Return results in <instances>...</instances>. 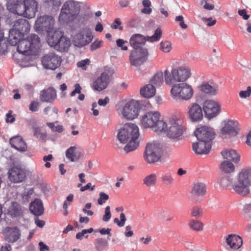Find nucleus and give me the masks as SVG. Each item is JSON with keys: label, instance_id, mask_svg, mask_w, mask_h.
<instances>
[{"label": "nucleus", "instance_id": "40", "mask_svg": "<svg viewBox=\"0 0 251 251\" xmlns=\"http://www.w3.org/2000/svg\"><path fill=\"white\" fill-rule=\"evenodd\" d=\"M160 179L162 183L167 186L171 185L175 181L173 174L171 171L163 172L160 177Z\"/></svg>", "mask_w": 251, "mask_h": 251}, {"label": "nucleus", "instance_id": "44", "mask_svg": "<svg viewBox=\"0 0 251 251\" xmlns=\"http://www.w3.org/2000/svg\"><path fill=\"white\" fill-rule=\"evenodd\" d=\"M172 49V45L171 42L168 41H162L160 44V49L165 53H168Z\"/></svg>", "mask_w": 251, "mask_h": 251}, {"label": "nucleus", "instance_id": "42", "mask_svg": "<svg viewBox=\"0 0 251 251\" xmlns=\"http://www.w3.org/2000/svg\"><path fill=\"white\" fill-rule=\"evenodd\" d=\"M143 184L147 187H152L157 182V176L155 174H151L146 176L143 180Z\"/></svg>", "mask_w": 251, "mask_h": 251}, {"label": "nucleus", "instance_id": "1", "mask_svg": "<svg viewBox=\"0 0 251 251\" xmlns=\"http://www.w3.org/2000/svg\"><path fill=\"white\" fill-rule=\"evenodd\" d=\"M139 136L138 126L132 123L124 124L118 130L117 138L123 144L128 142L124 148L126 152L135 150L139 145L138 139Z\"/></svg>", "mask_w": 251, "mask_h": 251}, {"label": "nucleus", "instance_id": "62", "mask_svg": "<svg viewBox=\"0 0 251 251\" xmlns=\"http://www.w3.org/2000/svg\"><path fill=\"white\" fill-rule=\"evenodd\" d=\"M33 193V189L32 188H30L29 189L27 192H25L23 196V199L24 200L28 201V199L31 197V196Z\"/></svg>", "mask_w": 251, "mask_h": 251}, {"label": "nucleus", "instance_id": "17", "mask_svg": "<svg viewBox=\"0 0 251 251\" xmlns=\"http://www.w3.org/2000/svg\"><path fill=\"white\" fill-rule=\"evenodd\" d=\"M205 116L208 119L216 117L221 112V106L217 101L208 100L205 101L203 107Z\"/></svg>", "mask_w": 251, "mask_h": 251}, {"label": "nucleus", "instance_id": "13", "mask_svg": "<svg viewBox=\"0 0 251 251\" xmlns=\"http://www.w3.org/2000/svg\"><path fill=\"white\" fill-rule=\"evenodd\" d=\"M167 124V126L163 132L166 133L168 137L170 139H177L182 135L183 127L181 125L180 121L172 118Z\"/></svg>", "mask_w": 251, "mask_h": 251}, {"label": "nucleus", "instance_id": "59", "mask_svg": "<svg viewBox=\"0 0 251 251\" xmlns=\"http://www.w3.org/2000/svg\"><path fill=\"white\" fill-rule=\"evenodd\" d=\"M101 41H96L94 42L91 45V50H94L100 48L101 46Z\"/></svg>", "mask_w": 251, "mask_h": 251}, {"label": "nucleus", "instance_id": "29", "mask_svg": "<svg viewBox=\"0 0 251 251\" xmlns=\"http://www.w3.org/2000/svg\"><path fill=\"white\" fill-rule=\"evenodd\" d=\"M191 193L193 197L199 200L200 198L203 197L206 193L205 185L202 182H197L193 186Z\"/></svg>", "mask_w": 251, "mask_h": 251}, {"label": "nucleus", "instance_id": "11", "mask_svg": "<svg viewBox=\"0 0 251 251\" xmlns=\"http://www.w3.org/2000/svg\"><path fill=\"white\" fill-rule=\"evenodd\" d=\"M140 110V105L139 102L131 100L126 103L123 108L118 109V113L125 119L132 120L137 118Z\"/></svg>", "mask_w": 251, "mask_h": 251}, {"label": "nucleus", "instance_id": "35", "mask_svg": "<svg viewBox=\"0 0 251 251\" xmlns=\"http://www.w3.org/2000/svg\"><path fill=\"white\" fill-rule=\"evenodd\" d=\"M78 147L76 145L71 146L65 152L66 158L71 162H75L80 157V153L76 151Z\"/></svg>", "mask_w": 251, "mask_h": 251}, {"label": "nucleus", "instance_id": "56", "mask_svg": "<svg viewBox=\"0 0 251 251\" xmlns=\"http://www.w3.org/2000/svg\"><path fill=\"white\" fill-rule=\"evenodd\" d=\"M90 62V61L88 59L82 60L77 63V66L79 68H81L83 70H86V65H88Z\"/></svg>", "mask_w": 251, "mask_h": 251}, {"label": "nucleus", "instance_id": "36", "mask_svg": "<svg viewBox=\"0 0 251 251\" xmlns=\"http://www.w3.org/2000/svg\"><path fill=\"white\" fill-rule=\"evenodd\" d=\"M156 92L154 86L151 84H148L142 88L140 90V94L142 96L146 98L152 97Z\"/></svg>", "mask_w": 251, "mask_h": 251}, {"label": "nucleus", "instance_id": "43", "mask_svg": "<svg viewBox=\"0 0 251 251\" xmlns=\"http://www.w3.org/2000/svg\"><path fill=\"white\" fill-rule=\"evenodd\" d=\"M221 169L225 173H231L234 171L235 166L231 162L225 160L222 162Z\"/></svg>", "mask_w": 251, "mask_h": 251}, {"label": "nucleus", "instance_id": "3", "mask_svg": "<svg viewBox=\"0 0 251 251\" xmlns=\"http://www.w3.org/2000/svg\"><path fill=\"white\" fill-rule=\"evenodd\" d=\"M251 186V169H243L237 175L232 185L233 190L241 197L250 193Z\"/></svg>", "mask_w": 251, "mask_h": 251}, {"label": "nucleus", "instance_id": "10", "mask_svg": "<svg viewBox=\"0 0 251 251\" xmlns=\"http://www.w3.org/2000/svg\"><path fill=\"white\" fill-rule=\"evenodd\" d=\"M47 42L50 46L60 51L68 50L71 44L69 39L58 31H54L53 34L47 38Z\"/></svg>", "mask_w": 251, "mask_h": 251}, {"label": "nucleus", "instance_id": "45", "mask_svg": "<svg viewBox=\"0 0 251 251\" xmlns=\"http://www.w3.org/2000/svg\"><path fill=\"white\" fill-rule=\"evenodd\" d=\"M143 5L144 8L141 10L142 13L146 14H150L152 11L151 6V2L150 0H143L142 1Z\"/></svg>", "mask_w": 251, "mask_h": 251}, {"label": "nucleus", "instance_id": "32", "mask_svg": "<svg viewBox=\"0 0 251 251\" xmlns=\"http://www.w3.org/2000/svg\"><path fill=\"white\" fill-rule=\"evenodd\" d=\"M11 146L21 151H25L27 149V146L23 138L19 136H15L10 140Z\"/></svg>", "mask_w": 251, "mask_h": 251}, {"label": "nucleus", "instance_id": "34", "mask_svg": "<svg viewBox=\"0 0 251 251\" xmlns=\"http://www.w3.org/2000/svg\"><path fill=\"white\" fill-rule=\"evenodd\" d=\"M198 88L202 93L212 96L216 95L218 89L217 86L211 85L207 82H203L198 86Z\"/></svg>", "mask_w": 251, "mask_h": 251}, {"label": "nucleus", "instance_id": "22", "mask_svg": "<svg viewBox=\"0 0 251 251\" xmlns=\"http://www.w3.org/2000/svg\"><path fill=\"white\" fill-rule=\"evenodd\" d=\"M42 62L46 68L55 70L60 65L61 58L59 56L53 53H50L43 58Z\"/></svg>", "mask_w": 251, "mask_h": 251}, {"label": "nucleus", "instance_id": "58", "mask_svg": "<svg viewBox=\"0 0 251 251\" xmlns=\"http://www.w3.org/2000/svg\"><path fill=\"white\" fill-rule=\"evenodd\" d=\"M75 89L73 90L70 95L71 97H74L75 95L76 94H80L81 91V87L80 85L78 83L75 84Z\"/></svg>", "mask_w": 251, "mask_h": 251}, {"label": "nucleus", "instance_id": "16", "mask_svg": "<svg viewBox=\"0 0 251 251\" xmlns=\"http://www.w3.org/2000/svg\"><path fill=\"white\" fill-rule=\"evenodd\" d=\"M113 74V70L109 68H105L104 71L93 82V88L98 91L106 89L110 82V77Z\"/></svg>", "mask_w": 251, "mask_h": 251}, {"label": "nucleus", "instance_id": "18", "mask_svg": "<svg viewBox=\"0 0 251 251\" xmlns=\"http://www.w3.org/2000/svg\"><path fill=\"white\" fill-rule=\"evenodd\" d=\"M93 37L89 28H86L76 34L73 38V43L78 47H83L91 42Z\"/></svg>", "mask_w": 251, "mask_h": 251}, {"label": "nucleus", "instance_id": "41", "mask_svg": "<svg viewBox=\"0 0 251 251\" xmlns=\"http://www.w3.org/2000/svg\"><path fill=\"white\" fill-rule=\"evenodd\" d=\"M188 225L192 230L195 231H201L203 229L204 224L199 220H191L189 222Z\"/></svg>", "mask_w": 251, "mask_h": 251}, {"label": "nucleus", "instance_id": "64", "mask_svg": "<svg viewBox=\"0 0 251 251\" xmlns=\"http://www.w3.org/2000/svg\"><path fill=\"white\" fill-rule=\"evenodd\" d=\"M109 102V99L106 97L104 99H100L98 103L100 106H105Z\"/></svg>", "mask_w": 251, "mask_h": 251}, {"label": "nucleus", "instance_id": "38", "mask_svg": "<svg viewBox=\"0 0 251 251\" xmlns=\"http://www.w3.org/2000/svg\"><path fill=\"white\" fill-rule=\"evenodd\" d=\"M94 246L97 251H104L107 249L108 242L103 238H97L95 240Z\"/></svg>", "mask_w": 251, "mask_h": 251}, {"label": "nucleus", "instance_id": "53", "mask_svg": "<svg viewBox=\"0 0 251 251\" xmlns=\"http://www.w3.org/2000/svg\"><path fill=\"white\" fill-rule=\"evenodd\" d=\"M127 43V42L126 41L121 39H118L116 40L117 47L121 48V50H128L127 47L125 45Z\"/></svg>", "mask_w": 251, "mask_h": 251}, {"label": "nucleus", "instance_id": "37", "mask_svg": "<svg viewBox=\"0 0 251 251\" xmlns=\"http://www.w3.org/2000/svg\"><path fill=\"white\" fill-rule=\"evenodd\" d=\"M163 82V73L162 71H158L151 79L150 83L154 86L155 88L161 86Z\"/></svg>", "mask_w": 251, "mask_h": 251}, {"label": "nucleus", "instance_id": "57", "mask_svg": "<svg viewBox=\"0 0 251 251\" xmlns=\"http://www.w3.org/2000/svg\"><path fill=\"white\" fill-rule=\"evenodd\" d=\"M39 105L40 103L39 102L37 101H33L30 103L29 109L32 112L37 111L38 109Z\"/></svg>", "mask_w": 251, "mask_h": 251}, {"label": "nucleus", "instance_id": "27", "mask_svg": "<svg viewBox=\"0 0 251 251\" xmlns=\"http://www.w3.org/2000/svg\"><path fill=\"white\" fill-rule=\"evenodd\" d=\"M24 0H9L7 3V9L10 12L22 16Z\"/></svg>", "mask_w": 251, "mask_h": 251}, {"label": "nucleus", "instance_id": "49", "mask_svg": "<svg viewBox=\"0 0 251 251\" xmlns=\"http://www.w3.org/2000/svg\"><path fill=\"white\" fill-rule=\"evenodd\" d=\"M242 212L245 216L251 217V201L244 205Z\"/></svg>", "mask_w": 251, "mask_h": 251}, {"label": "nucleus", "instance_id": "28", "mask_svg": "<svg viewBox=\"0 0 251 251\" xmlns=\"http://www.w3.org/2000/svg\"><path fill=\"white\" fill-rule=\"evenodd\" d=\"M211 145V144H207L202 141H198V142L193 143V150L197 154H207L210 151Z\"/></svg>", "mask_w": 251, "mask_h": 251}, {"label": "nucleus", "instance_id": "8", "mask_svg": "<svg viewBox=\"0 0 251 251\" xmlns=\"http://www.w3.org/2000/svg\"><path fill=\"white\" fill-rule=\"evenodd\" d=\"M55 20L50 15H43L38 16L34 24L35 30L39 33L46 32L48 34V37L53 34L54 31V25Z\"/></svg>", "mask_w": 251, "mask_h": 251}, {"label": "nucleus", "instance_id": "9", "mask_svg": "<svg viewBox=\"0 0 251 251\" xmlns=\"http://www.w3.org/2000/svg\"><path fill=\"white\" fill-rule=\"evenodd\" d=\"M171 94L176 100L186 101L192 98L194 90L190 84L182 82L174 84L171 88Z\"/></svg>", "mask_w": 251, "mask_h": 251}, {"label": "nucleus", "instance_id": "47", "mask_svg": "<svg viewBox=\"0 0 251 251\" xmlns=\"http://www.w3.org/2000/svg\"><path fill=\"white\" fill-rule=\"evenodd\" d=\"M61 3L60 0H46L45 1V4L47 6L52 7L53 8H58Z\"/></svg>", "mask_w": 251, "mask_h": 251}, {"label": "nucleus", "instance_id": "61", "mask_svg": "<svg viewBox=\"0 0 251 251\" xmlns=\"http://www.w3.org/2000/svg\"><path fill=\"white\" fill-rule=\"evenodd\" d=\"M12 111L11 110L8 111L6 114V121L7 123H13L15 121V118L12 115Z\"/></svg>", "mask_w": 251, "mask_h": 251}, {"label": "nucleus", "instance_id": "24", "mask_svg": "<svg viewBox=\"0 0 251 251\" xmlns=\"http://www.w3.org/2000/svg\"><path fill=\"white\" fill-rule=\"evenodd\" d=\"M238 123L232 120L225 121L224 126L221 130V134L223 136H234L238 133Z\"/></svg>", "mask_w": 251, "mask_h": 251}, {"label": "nucleus", "instance_id": "60", "mask_svg": "<svg viewBox=\"0 0 251 251\" xmlns=\"http://www.w3.org/2000/svg\"><path fill=\"white\" fill-rule=\"evenodd\" d=\"M121 24V22L119 18H117L114 21V23L111 25V27L113 29H119L120 30H123V28L122 26H119Z\"/></svg>", "mask_w": 251, "mask_h": 251}, {"label": "nucleus", "instance_id": "15", "mask_svg": "<svg viewBox=\"0 0 251 251\" xmlns=\"http://www.w3.org/2000/svg\"><path fill=\"white\" fill-rule=\"evenodd\" d=\"M160 157L159 144L156 142L148 143L146 147L145 160L149 163H152L159 161Z\"/></svg>", "mask_w": 251, "mask_h": 251}, {"label": "nucleus", "instance_id": "5", "mask_svg": "<svg viewBox=\"0 0 251 251\" xmlns=\"http://www.w3.org/2000/svg\"><path fill=\"white\" fill-rule=\"evenodd\" d=\"M30 29L28 21L25 19H20L16 21L9 30L8 41L12 46L16 45L18 40L27 34Z\"/></svg>", "mask_w": 251, "mask_h": 251}, {"label": "nucleus", "instance_id": "39", "mask_svg": "<svg viewBox=\"0 0 251 251\" xmlns=\"http://www.w3.org/2000/svg\"><path fill=\"white\" fill-rule=\"evenodd\" d=\"M8 213L12 217H16L20 216L22 213L20 205L16 202H12L8 209Z\"/></svg>", "mask_w": 251, "mask_h": 251}, {"label": "nucleus", "instance_id": "54", "mask_svg": "<svg viewBox=\"0 0 251 251\" xmlns=\"http://www.w3.org/2000/svg\"><path fill=\"white\" fill-rule=\"evenodd\" d=\"M251 95V87L248 86L246 90L241 91L239 96L241 98L245 99L249 97Z\"/></svg>", "mask_w": 251, "mask_h": 251}, {"label": "nucleus", "instance_id": "7", "mask_svg": "<svg viewBox=\"0 0 251 251\" xmlns=\"http://www.w3.org/2000/svg\"><path fill=\"white\" fill-rule=\"evenodd\" d=\"M40 38L35 34H30L26 39L18 40L17 51L25 55L34 54L39 47Z\"/></svg>", "mask_w": 251, "mask_h": 251}, {"label": "nucleus", "instance_id": "33", "mask_svg": "<svg viewBox=\"0 0 251 251\" xmlns=\"http://www.w3.org/2000/svg\"><path fill=\"white\" fill-rule=\"evenodd\" d=\"M29 209L31 212L35 216H40L44 212V207L42 201L38 199H35L30 203Z\"/></svg>", "mask_w": 251, "mask_h": 251}, {"label": "nucleus", "instance_id": "52", "mask_svg": "<svg viewBox=\"0 0 251 251\" xmlns=\"http://www.w3.org/2000/svg\"><path fill=\"white\" fill-rule=\"evenodd\" d=\"M111 217V213L110 212V207L109 206H107L105 208L104 214L102 217V220L104 222H108Z\"/></svg>", "mask_w": 251, "mask_h": 251}, {"label": "nucleus", "instance_id": "50", "mask_svg": "<svg viewBox=\"0 0 251 251\" xmlns=\"http://www.w3.org/2000/svg\"><path fill=\"white\" fill-rule=\"evenodd\" d=\"M33 135L37 138H40L43 140L46 136V134L41 132V129L38 127L33 128Z\"/></svg>", "mask_w": 251, "mask_h": 251}, {"label": "nucleus", "instance_id": "25", "mask_svg": "<svg viewBox=\"0 0 251 251\" xmlns=\"http://www.w3.org/2000/svg\"><path fill=\"white\" fill-rule=\"evenodd\" d=\"M188 113L190 119L193 122L201 121L203 118L202 109L196 103H193L189 106Z\"/></svg>", "mask_w": 251, "mask_h": 251}, {"label": "nucleus", "instance_id": "12", "mask_svg": "<svg viewBox=\"0 0 251 251\" xmlns=\"http://www.w3.org/2000/svg\"><path fill=\"white\" fill-rule=\"evenodd\" d=\"M161 34L162 31L159 28L155 30L153 35L148 36L147 39L140 34H135L131 37L129 43L134 49H139L141 48V46L145 45L147 40L151 42L159 41L161 37Z\"/></svg>", "mask_w": 251, "mask_h": 251}, {"label": "nucleus", "instance_id": "63", "mask_svg": "<svg viewBox=\"0 0 251 251\" xmlns=\"http://www.w3.org/2000/svg\"><path fill=\"white\" fill-rule=\"evenodd\" d=\"M95 188V185H92L91 183H87L85 186L81 187L80 190L83 192L86 190L90 189L91 191H93Z\"/></svg>", "mask_w": 251, "mask_h": 251}, {"label": "nucleus", "instance_id": "26", "mask_svg": "<svg viewBox=\"0 0 251 251\" xmlns=\"http://www.w3.org/2000/svg\"><path fill=\"white\" fill-rule=\"evenodd\" d=\"M226 244L232 250L239 249L243 244L242 238L236 234H229L224 238Z\"/></svg>", "mask_w": 251, "mask_h": 251}, {"label": "nucleus", "instance_id": "19", "mask_svg": "<svg viewBox=\"0 0 251 251\" xmlns=\"http://www.w3.org/2000/svg\"><path fill=\"white\" fill-rule=\"evenodd\" d=\"M198 141H202L212 144L211 141L214 138V132L213 129L210 127L203 126L197 128L195 132Z\"/></svg>", "mask_w": 251, "mask_h": 251}, {"label": "nucleus", "instance_id": "48", "mask_svg": "<svg viewBox=\"0 0 251 251\" xmlns=\"http://www.w3.org/2000/svg\"><path fill=\"white\" fill-rule=\"evenodd\" d=\"M120 221L118 218H115L114 220V222L119 226V227H123L125 225V222L126 221V218L125 216V215L124 213H122L120 214Z\"/></svg>", "mask_w": 251, "mask_h": 251}, {"label": "nucleus", "instance_id": "51", "mask_svg": "<svg viewBox=\"0 0 251 251\" xmlns=\"http://www.w3.org/2000/svg\"><path fill=\"white\" fill-rule=\"evenodd\" d=\"M109 199V196L104 192H100L99 198L98 199V203L100 205H102Z\"/></svg>", "mask_w": 251, "mask_h": 251}, {"label": "nucleus", "instance_id": "14", "mask_svg": "<svg viewBox=\"0 0 251 251\" xmlns=\"http://www.w3.org/2000/svg\"><path fill=\"white\" fill-rule=\"evenodd\" d=\"M149 55V52L146 48L133 49L129 55V61L131 66L139 67L145 62Z\"/></svg>", "mask_w": 251, "mask_h": 251}, {"label": "nucleus", "instance_id": "20", "mask_svg": "<svg viewBox=\"0 0 251 251\" xmlns=\"http://www.w3.org/2000/svg\"><path fill=\"white\" fill-rule=\"evenodd\" d=\"M7 174L9 181L15 183L23 182L26 177L25 171L20 166H13L8 170Z\"/></svg>", "mask_w": 251, "mask_h": 251}, {"label": "nucleus", "instance_id": "2", "mask_svg": "<svg viewBox=\"0 0 251 251\" xmlns=\"http://www.w3.org/2000/svg\"><path fill=\"white\" fill-rule=\"evenodd\" d=\"M141 126L145 128H151L157 133L163 132L167 126L158 111H149L143 115L141 119Z\"/></svg>", "mask_w": 251, "mask_h": 251}, {"label": "nucleus", "instance_id": "46", "mask_svg": "<svg viewBox=\"0 0 251 251\" xmlns=\"http://www.w3.org/2000/svg\"><path fill=\"white\" fill-rule=\"evenodd\" d=\"M202 209L199 206L193 207L191 210V215L196 219L201 217L202 214Z\"/></svg>", "mask_w": 251, "mask_h": 251}, {"label": "nucleus", "instance_id": "6", "mask_svg": "<svg viewBox=\"0 0 251 251\" xmlns=\"http://www.w3.org/2000/svg\"><path fill=\"white\" fill-rule=\"evenodd\" d=\"M191 75L190 69L187 66L173 68L171 73L167 69L164 72V80L168 85H171L176 82L185 81Z\"/></svg>", "mask_w": 251, "mask_h": 251}, {"label": "nucleus", "instance_id": "21", "mask_svg": "<svg viewBox=\"0 0 251 251\" xmlns=\"http://www.w3.org/2000/svg\"><path fill=\"white\" fill-rule=\"evenodd\" d=\"M38 3L35 0H24L22 16L28 19L34 18L38 11Z\"/></svg>", "mask_w": 251, "mask_h": 251}, {"label": "nucleus", "instance_id": "30", "mask_svg": "<svg viewBox=\"0 0 251 251\" xmlns=\"http://www.w3.org/2000/svg\"><path fill=\"white\" fill-rule=\"evenodd\" d=\"M56 98V91L52 88H49L41 92L40 100L43 102H52Z\"/></svg>", "mask_w": 251, "mask_h": 251}, {"label": "nucleus", "instance_id": "55", "mask_svg": "<svg viewBox=\"0 0 251 251\" xmlns=\"http://www.w3.org/2000/svg\"><path fill=\"white\" fill-rule=\"evenodd\" d=\"M219 183L223 187L227 186L230 183L229 177L227 176L222 177L220 178Z\"/></svg>", "mask_w": 251, "mask_h": 251}, {"label": "nucleus", "instance_id": "31", "mask_svg": "<svg viewBox=\"0 0 251 251\" xmlns=\"http://www.w3.org/2000/svg\"><path fill=\"white\" fill-rule=\"evenodd\" d=\"M221 154L224 159L235 163L239 162L240 160V155L234 150L226 149L221 152Z\"/></svg>", "mask_w": 251, "mask_h": 251}, {"label": "nucleus", "instance_id": "23", "mask_svg": "<svg viewBox=\"0 0 251 251\" xmlns=\"http://www.w3.org/2000/svg\"><path fill=\"white\" fill-rule=\"evenodd\" d=\"M3 234L5 240L11 243L18 241L21 237L20 230L17 227H6Z\"/></svg>", "mask_w": 251, "mask_h": 251}, {"label": "nucleus", "instance_id": "4", "mask_svg": "<svg viewBox=\"0 0 251 251\" xmlns=\"http://www.w3.org/2000/svg\"><path fill=\"white\" fill-rule=\"evenodd\" d=\"M80 10V5L78 2L69 0L62 5L58 20L61 24H69L76 18Z\"/></svg>", "mask_w": 251, "mask_h": 251}]
</instances>
